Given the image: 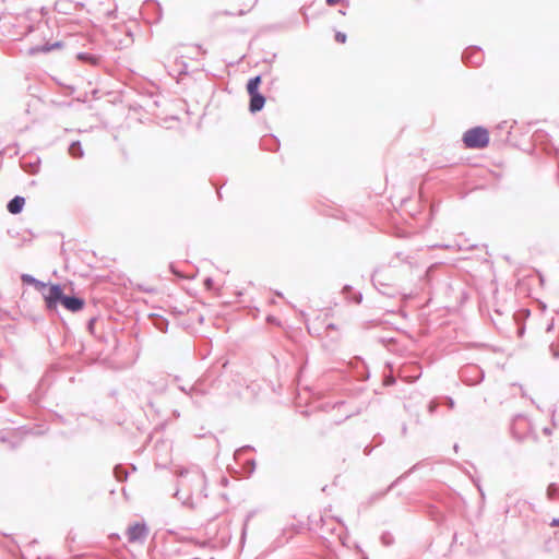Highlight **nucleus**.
Returning a JSON list of instances; mask_svg holds the SVG:
<instances>
[{
  "label": "nucleus",
  "instance_id": "nucleus-49",
  "mask_svg": "<svg viewBox=\"0 0 559 559\" xmlns=\"http://www.w3.org/2000/svg\"><path fill=\"white\" fill-rule=\"evenodd\" d=\"M411 472H413V468H409L405 475L411 474Z\"/></svg>",
  "mask_w": 559,
  "mask_h": 559
},
{
  "label": "nucleus",
  "instance_id": "nucleus-7",
  "mask_svg": "<svg viewBox=\"0 0 559 559\" xmlns=\"http://www.w3.org/2000/svg\"><path fill=\"white\" fill-rule=\"evenodd\" d=\"M59 305L63 306L67 310L71 312H78L84 308L85 301L81 297L67 296L66 294H63Z\"/></svg>",
  "mask_w": 559,
  "mask_h": 559
},
{
  "label": "nucleus",
  "instance_id": "nucleus-3",
  "mask_svg": "<svg viewBox=\"0 0 559 559\" xmlns=\"http://www.w3.org/2000/svg\"><path fill=\"white\" fill-rule=\"evenodd\" d=\"M485 378L484 370L476 365H467L460 370V379L466 385H476Z\"/></svg>",
  "mask_w": 559,
  "mask_h": 559
},
{
  "label": "nucleus",
  "instance_id": "nucleus-15",
  "mask_svg": "<svg viewBox=\"0 0 559 559\" xmlns=\"http://www.w3.org/2000/svg\"><path fill=\"white\" fill-rule=\"evenodd\" d=\"M343 294L345 295L346 299L354 301L355 304H360L362 300V295L360 293H355L353 296L352 294V286L346 285L343 288Z\"/></svg>",
  "mask_w": 559,
  "mask_h": 559
},
{
  "label": "nucleus",
  "instance_id": "nucleus-18",
  "mask_svg": "<svg viewBox=\"0 0 559 559\" xmlns=\"http://www.w3.org/2000/svg\"><path fill=\"white\" fill-rule=\"evenodd\" d=\"M60 46H61L60 41H56L53 44H46V45H43L41 47L36 48V51L49 52L56 48H59Z\"/></svg>",
  "mask_w": 559,
  "mask_h": 559
},
{
  "label": "nucleus",
  "instance_id": "nucleus-43",
  "mask_svg": "<svg viewBox=\"0 0 559 559\" xmlns=\"http://www.w3.org/2000/svg\"><path fill=\"white\" fill-rule=\"evenodd\" d=\"M435 409H436V405L431 402L429 404V412L432 413V412H435Z\"/></svg>",
  "mask_w": 559,
  "mask_h": 559
},
{
  "label": "nucleus",
  "instance_id": "nucleus-38",
  "mask_svg": "<svg viewBox=\"0 0 559 559\" xmlns=\"http://www.w3.org/2000/svg\"><path fill=\"white\" fill-rule=\"evenodd\" d=\"M326 330H337V326L335 324H333V323H329L326 325Z\"/></svg>",
  "mask_w": 559,
  "mask_h": 559
},
{
  "label": "nucleus",
  "instance_id": "nucleus-27",
  "mask_svg": "<svg viewBox=\"0 0 559 559\" xmlns=\"http://www.w3.org/2000/svg\"><path fill=\"white\" fill-rule=\"evenodd\" d=\"M0 441L1 442H9L11 449H15L17 447V443L9 441V439L0 432Z\"/></svg>",
  "mask_w": 559,
  "mask_h": 559
},
{
  "label": "nucleus",
  "instance_id": "nucleus-19",
  "mask_svg": "<svg viewBox=\"0 0 559 559\" xmlns=\"http://www.w3.org/2000/svg\"><path fill=\"white\" fill-rule=\"evenodd\" d=\"M33 286L36 288V290L40 292L41 295L44 296V292H46L48 289L50 284H46L39 280H36Z\"/></svg>",
  "mask_w": 559,
  "mask_h": 559
},
{
  "label": "nucleus",
  "instance_id": "nucleus-12",
  "mask_svg": "<svg viewBox=\"0 0 559 559\" xmlns=\"http://www.w3.org/2000/svg\"><path fill=\"white\" fill-rule=\"evenodd\" d=\"M76 58L80 61L91 63L92 66H97L99 63V57L88 52H79Z\"/></svg>",
  "mask_w": 559,
  "mask_h": 559
},
{
  "label": "nucleus",
  "instance_id": "nucleus-48",
  "mask_svg": "<svg viewBox=\"0 0 559 559\" xmlns=\"http://www.w3.org/2000/svg\"><path fill=\"white\" fill-rule=\"evenodd\" d=\"M383 295H389L385 290H380Z\"/></svg>",
  "mask_w": 559,
  "mask_h": 559
},
{
  "label": "nucleus",
  "instance_id": "nucleus-33",
  "mask_svg": "<svg viewBox=\"0 0 559 559\" xmlns=\"http://www.w3.org/2000/svg\"><path fill=\"white\" fill-rule=\"evenodd\" d=\"M550 526H557V527H559V518H557V519H552V521L550 522Z\"/></svg>",
  "mask_w": 559,
  "mask_h": 559
},
{
  "label": "nucleus",
  "instance_id": "nucleus-30",
  "mask_svg": "<svg viewBox=\"0 0 559 559\" xmlns=\"http://www.w3.org/2000/svg\"><path fill=\"white\" fill-rule=\"evenodd\" d=\"M372 282H373L374 286L380 290V288L378 287L379 282H378V280H377V274H373V276H372ZM380 285H381V286H384L382 283H380Z\"/></svg>",
  "mask_w": 559,
  "mask_h": 559
},
{
  "label": "nucleus",
  "instance_id": "nucleus-16",
  "mask_svg": "<svg viewBox=\"0 0 559 559\" xmlns=\"http://www.w3.org/2000/svg\"><path fill=\"white\" fill-rule=\"evenodd\" d=\"M114 474L119 481H124L128 478V472L121 465L115 466Z\"/></svg>",
  "mask_w": 559,
  "mask_h": 559
},
{
  "label": "nucleus",
  "instance_id": "nucleus-40",
  "mask_svg": "<svg viewBox=\"0 0 559 559\" xmlns=\"http://www.w3.org/2000/svg\"><path fill=\"white\" fill-rule=\"evenodd\" d=\"M543 432H544L546 436H550V435H551V429H550V428H548V427H545V428L543 429Z\"/></svg>",
  "mask_w": 559,
  "mask_h": 559
},
{
  "label": "nucleus",
  "instance_id": "nucleus-46",
  "mask_svg": "<svg viewBox=\"0 0 559 559\" xmlns=\"http://www.w3.org/2000/svg\"><path fill=\"white\" fill-rule=\"evenodd\" d=\"M523 418H524V417H523L522 415H518V416H515V418H514V423H515L516 420H519V419H523Z\"/></svg>",
  "mask_w": 559,
  "mask_h": 559
},
{
  "label": "nucleus",
  "instance_id": "nucleus-10",
  "mask_svg": "<svg viewBox=\"0 0 559 559\" xmlns=\"http://www.w3.org/2000/svg\"><path fill=\"white\" fill-rule=\"evenodd\" d=\"M25 204V199L21 195H15L13 199H11L7 204V210L11 214H19L23 211Z\"/></svg>",
  "mask_w": 559,
  "mask_h": 559
},
{
  "label": "nucleus",
  "instance_id": "nucleus-23",
  "mask_svg": "<svg viewBox=\"0 0 559 559\" xmlns=\"http://www.w3.org/2000/svg\"><path fill=\"white\" fill-rule=\"evenodd\" d=\"M549 349L555 359L559 358V345L552 343V344H550Z\"/></svg>",
  "mask_w": 559,
  "mask_h": 559
},
{
  "label": "nucleus",
  "instance_id": "nucleus-21",
  "mask_svg": "<svg viewBox=\"0 0 559 559\" xmlns=\"http://www.w3.org/2000/svg\"><path fill=\"white\" fill-rule=\"evenodd\" d=\"M245 469L246 472L251 475L254 469H255V461L254 460H249L245 463Z\"/></svg>",
  "mask_w": 559,
  "mask_h": 559
},
{
  "label": "nucleus",
  "instance_id": "nucleus-32",
  "mask_svg": "<svg viewBox=\"0 0 559 559\" xmlns=\"http://www.w3.org/2000/svg\"><path fill=\"white\" fill-rule=\"evenodd\" d=\"M549 412L551 413V420H552V424L555 425V413H556L555 407H554V406H551V407L549 408Z\"/></svg>",
  "mask_w": 559,
  "mask_h": 559
},
{
  "label": "nucleus",
  "instance_id": "nucleus-6",
  "mask_svg": "<svg viewBox=\"0 0 559 559\" xmlns=\"http://www.w3.org/2000/svg\"><path fill=\"white\" fill-rule=\"evenodd\" d=\"M462 60L465 64L477 67L481 64L484 55L479 47H469L462 53Z\"/></svg>",
  "mask_w": 559,
  "mask_h": 559
},
{
  "label": "nucleus",
  "instance_id": "nucleus-24",
  "mask_svg": "<svg viewBox=\"0 0 559 559\" xmlns=\"http://www.w3.org/2000/svg\"><path fill=\"white\" fill-rule=\"evenodd\" d=\"M248 450H253V448L251 445H245V447H241L240 449L236 450L235 452V459L238 460L240 454L245 451H248Z\"/></svg>",
  "mask_w": 559,
  "mask_h": 559
},
{
  "label": "nucleus",
  "instance_id": "nucleus-25",
  "mask_svg": "<svg viewBox=\"0 0 559 559\" xmlns=\"http://www.w3.org/2000/svg\"><path fill=\"white\" fill-rule=\"evenodd\" d=\"M346 38H347V36H346V34H345V33L337 32V33L335 34V40H336L337 43L344 44V43L346 41Z\"/></svg>",
  "mask_w": 559,
  "mask_h": 559
},
{
  "label": "nucleus",
  "instance_id": "nucleus-2",
  "mask_svg": "<svg viewBox=\"0 0 559 559\" xmlns=\"http://www.w3.org/2000/svg\"><path fill=\"white\" fill-rule=\"evenodd\" d=\"M462 141L468 148H484L489 143V133L483 127H474L463 134Z\"/></svg>",
  "mask_w": 559,
  "mask_h": 559
},
{
  "label": "nucleus",
  "instance_id": "nucleus-13",
  "mask_svg": "<svg viewBox=\"0 0 559 559\" xmlns=\"http://www.w3.org/2000/svg\"><path fill=\"white\" fill-rule=\"evenodd\" d=\"M69 154L73 158H81L84 155L82 145L80 141H73L69 146Z\"/></svg>",
  "mask_w": 559,
  "mask_h": 559
},
{
  "label": "nucleus",
  "instance_id": "nucleus-17",
  "mask_svg": "<svg viewBox=\"0 0 559 559\" xmlns=\"http://www.w3.org/2000/svg\"><path fill=\"white\" fill-rule=\"evenodd\" d=\"M547 496L549 499L559 498V485L556 483L550 484L547 488Z\"/></svg>",
  "mask_w": 559,
  "mask_h": 559
},
{
  "label": "nucleus",
  "instance_id": "nucleus-1",
  "mask_svg": "<svg viewBox=\"0 0 559 559\" xmlns=\"http://www.w3.org/2000/svg\"><path fill=\"white\" fill-rule=\"evenodd\" d=\"M176 475L178 476V488L174 496L181 500L183 506L194 508L193 495H200L203 498L207 496L205 492L206 476L199 466L179 468L176 471Z\"/></svg>",
  "mask_w": 559,
  "mask_h": 559
},
{
  "label": "nucleus",
  "instance_id": "nucleus-36",
  "mask_svg": "<svg viewBox=\"0 0 559 559\" xmlns=\"http://www.w3.org/2000/svg\"><path fill=\"white\" fill-rule=\"evenodd\" d=\"M340 0H326V4L330 7L335 5Z\"/></svg>",
  "mask_w": 559,
  "mask_h": 559
},
{
  "label": "nucleus",
  "instance_id": "nucleus-44",
  "mask_svg": "<svg viewBox=\"0 0 559 559\" xmlns=\"http://www.w3.org/2000/svg\"><path fill=\"white\" fill-rule=\"evenodd\" d=\"M393 383H394V379H392V378H391V379H386V380H385V384H386V385H391V384H393Z\"/></svg>",
  "mask_w": 559,
  "mask_h": 559
},
{
  "label": "nucleus",
  "instance_id": "nucleus-20",
  "mask_svg": "<svg viewBox=\"0 0 559 559\" xmlns=\"http://www.w3.org/2000/svg\"><path fill=\"white\" fill-rule=\"evenodd\" d=\"M188 395L193 399L195 395H203V391H201L198 385L193 384L189 386Z\"/></svg>",
  "mask_w": 559,
  "mask_h": 559
},
{
  "label": "nucleus",
  "instance_id": "nucleus-42",
  "mask_svg": "<svg viewBox=\"0 0 559 559\" xmlns=\"http://www.w3.org/2000/svg\"><path fill=\"white\" fill-rule=\"evenodd\" d=\"M448 405L450 408L454 407V401L451 397L448 399Z\"/></svg>",
  "mask_w": 559,
  "mask_h": 559
},
{
  "label": "nucleus",
  "instance_id": "nucleus-34",
  "mask_svg": "<svg viewBox=\"0 0 559 559\" xmlns=\"http://www.w3.org/2000/svg\"><path fill=\"white\" fill-rule=\"evenodd\" d=\"M179 390L188 395L189 388L186 385H179Z\"/></svg>",
  "mask_w": 559,
  "mask_h": 559
},
{
  "label": "nucleus",
  "instance_id": "nucleus-28",
  "mask_svg": "<svg viewBox=\"0 0 559 559\" xmlns=\"http://www.w3.org/2000/svg\"><path fill=\"white\" fill-rule=\"evenodd\" d=\"M204 285H205V287H206L207 289H211V288H212V286H213V280H212L211 277H206V278L204 280Z\"/></svg>",
  "mask_w": 559,
  "mask_h": 559
},
{
  "label": "nucleus",
  "instance_id": "nucleus-4",
  "mask_svg": "<svg viewBox=\"0 0 559 559\" xmlns=\"http://www.w3.org/2000/svg\"><path fill=\"white\" fill-rule=\"evenodd\" d=\"M63 290L60 284H50L48 289L44 292V300L49 312H57L58 305L62 298Z\"/></svg>",
  "mask_w": 559,
  "mask_h": 559
},
{
  "label": "nucleus",
  "instance_id": "nucleus-31",
  "mask_svg": "<svg viewBox=\"0 0 559 559\" xmlns=\"http://www.w3.org/2000/svg\"><path fill=\"white\" fill-rule=\"evenodd\" d=\"M141 290L145 292V293H154L155 289L154 288H147V287H143V286H139Z\"/></svg>",
  "mask_w": 559,
  "mask_h": 559
},
{
  "label": "nucleus",
  "instance_id": "nucleus-41",
  "mask_svg": "<svg viewBox=\"0 0 559 559\" xmlns=\"http://www.w3.org/2000/svg\"><path fill=\"white\" fill-rule=\"evenodd\" d=\"M402 477H403V476H401V477H400V478H397L395 481H393V483L389 486V488L386 489V491L391 490V489L396 485V483H397Z\"/></svg>",
  "mask_w": 559,
  "mask_h": 559
},
{
  "label": "nucleus",
  "instance_id": "nucleus-26",
  "mask_svg": "<svg viewBox=\"0 0 559 559\" xmlns=\"http://www.w3.org/2000/svg\"><path fill=\"white\" fill-rule=\"evenodd\" d=\"M23 168L32 174H35L38 170V164H29L28 168L25 165H23Z\"/></svg>",
  "mask_w": 559,
  "mask_h": 559
},
{
  "label": "nucleus",
  "instance_id": "nucleus-22",
  "mask_svg": "<svg viewBox=\"0 0 559 559\" xmlns=\"http://www.w3.org/2000/svg\"><path fill=\"white\" fill-rule=\"evenodd\" d=\"M37 278H35L34 276L29 275V274H22L21 275V281L24 283V284H27V285H34L35 281Z\"/></svg>",
  "mask_w": 559,
  "mask_h": 559
},
{
  "label": "nucleus",
  "instance_id": "nucleus-5",
  "mask_svg": "<svg viewBox=\"0 0 559 559\" xmlns=\"http://www.w3.org/2000/svg\"><path fill=\"white\" fill-rule=\"evenodd\" d=\"M148 534V528L145 523H134L127 530V537L129 543H143Z\"/></svg>",
  "mask_w": 559,
  "mask_h": 559
},
{
  "label": "nucleus",
  "instance_id": "nucleus-14",
  "mask_svg": "<svg viewBox=\"0 0 559 559\" xmlns=\"http://www.w3.org/2000/svg\"><path fill=\"white\" fill-rule=\"evenodd\" d=\"M261 84V76L260 75H257L254 78H251L248 83H247V91H248V94L251 95V94H254V93H259V86Z\"/></svg>",
  "mask_w": 559,
  "mask_h": 559
},
{
  "label": "nucleus",
  "instance_id": "nucleus-50",
  "mask_svg": "<svg viewBox=\"0 0 559 559\" xmlns=\"http://www.w3.org/2000/svg\"><path fill=\"white\" fill-rule=\"evenodd\" d=\"M411 472H413V468H409L405 475L411 474Z\"/></svg>",
  "mask_w": 559,
  "mask_h": 559
},
{
  "label": "nucleus",
  "instance_id": "nucleus-35",
  "mask_svg": "<svg viewBox=\"0 0 559 559\" xmlns=\"http://www.w3.org/2000/svg\"><path fill=\"white\" fill-rule=\"evenodd\" d=\"M372 452V448L370 445H367L365 449H364V453L366 455H369L370 453Z\"/></svg>",
  "mask_w": 559,
  "mask_h": 559
},
{
  "label": "nucleus",
  "instance_id": "nucleus-8",
  "mask_svg": "<svg viewBox=\"0 0 559 559\" xmlns=\"http://www.w3.org/2000/svg\"><path fill=\"white\" fill-rule=\"evenodd\" d=\"M204 55L206 53V51L200 46V45H194V46H191L188 48V51L187 53L183 56L180 57V60L177 59V63L182 66V70L180 71L181 73H187V63L183 61V58L187 57V58H197L199 55Z\"/></svg>",
  "mask_w": 559,
  "mask_h": 559
},
{
  "label": "nucleus",
  "instance_id": "nucleus-39",
  "mask_svg": "<svg viewBox=\"0 0 559 559\" xmlns=\"http://www.w3.org/2000/svg\"><path fill=\"white\" fill-rule=\"evenodd\" d=\"M406 433H407V425H406V424H403V425H402V435H403V436H406Z\"/></svg>",
  "mask_w": 559,
  "mask_h": 559
},
{
  "label": "nucleus",
  "instance_id": "nucleus-45",
  "mask_svg": "<svg viewBox=\"0 0 559 559\" xmlns=\"http://www.w3.org/2000/svg\"><path fill=\"white\" fill-rule=\"evenodd\" d=\"M554 329V322H550L547 326V331H551Z\"/></svg>",
  "mask_w": 559,
  "mask_h": 559
},
{
  "label": "nucleus",
  "instance_id": "nucleus-29",
  "mask_svg": "<svg viewBox=\"0 0 559 559\" xmlns=\"http://www.w3.org/2000/svg\"><path fill=\"white\" fill-rule=\"evenodd\" d=\"M382 542L384 545H390L391 544V537L388 536V535H382Z\"/></svg>",
  "mask_w": 559,
  "mask_h": 559
},
{
  "label": "nucleus",
  "instance_id": "nucleus-11",
  "mask_svg": "<svg viewBox=\"0 0 559 559\" xmlns=\"http://www.w3.org/2000/svg\"><path fill=\"white\" fill-rule=\"evenodd\" d=\"M152 324L160 332H166L168 329V320L158 313H151L148 316Z\"/></svg>",
  "mask_w": 559,
  "mask_h": 559
},
{
  "label": "nucleus",
  "instance_id": "nucleus-47",
  "mask_svg": "<svg viewBox=\"0 0 559 559\" xmlns=\"http://www.w3.org/2000/svg\"><path fill=\"white\" fill-rule=\"evenodd\" d=\"M108 15L112 16L114 15V11L108 12Z\"/></svg>",
  "mask_w": 559,
  "mask_h": 559
},
{
  "label": "nucleus",
  "instance_id": "nucleus-37",
  "mask_svg": "<svg viewBox=\"0 0 559 559\" xmlns=\"http://www.w3.org/2000/svg\"><path fill=\"white\" fill-rule=\"evenodd\" d=\"M265 141H273V142H275L276 148L278 147L277 140L274 136H270L269 139H265L264 142Z\"/></svg>",
  "mask_w": 559,
  "mask_h": 559
},
{
  "label": "nucleus",
  "instance_id": "nucleus-9",
  "mask_svg": "<svg viewBox=\"0 0 559 559\" xmlns=\"http://www.w3.org/2000/svg\"><path fill=\"white\" fill-rule=\"evenodd\" d=\"M249 97H250L249 110L252 114H255V112L262 110V108L264 107V104H265V97L260 92L251 94V95H249Z\"/></svg>",
  "mask_w": 559,
  "mask_h": 559
}]
</instances>
